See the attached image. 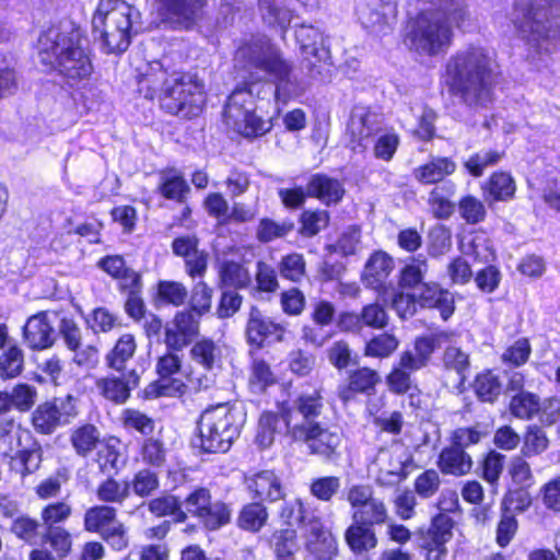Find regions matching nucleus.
Segmentation results:
<instances>
[{
  "label": "nucleus",
  "mask_w": 560,
  "mask_h": 560,
  "mask_svg": "<svg viewBox=\"0 0 560 560\" xmlns=\"http://www.w3.org/2000/svg\"><path fill=\"white\" fill-rule=\"evenodd\" d=\"M201 332V322L187 311L178 310L165 323L163 343L165 351L156 357V378L139 393L142 400L159 398H185L197 395L209 386V378L185 364L182 351L188 348Z\"/></svg>",
  "instance_id": "1"
},
{
  "label": "nucleus",
  "mask_w": 560,
  "mask_h": 560,
  "mask_svg": "<svg viewBox=\"0 0 560 560\" xmlns=\"http://www.w3.org/2000/svg\"><path fill=\"white\" fill-rule=\"evenodd\" d=\"M504 73L495 54L487 47L468 44L444 63L439 77L441 93L472 109H483L495 100Z\"/></svg>",
  "instance_id": "2"
},
{
  "label": "nucleus",
  "mask_w": 560,
  "mask_h": 560,
  "mask_svg": "<svg viewBox=\"0 0 560 560\" xmlns=\"http://www.w3.org/2000/svg\"><path fill=\"white\" fill-rule=\"evenodd\" d=\"M236 54L240 68L246 75L228 97L224 110L229 118L234 119L255 110L253 88L264 81L259 72H264L273 82L276 102L287 104L293 97L298 86L293 78V65L278 47L269 42H248L242 44Z\"/></svg>",
  "instance_id": "3"
},
{
  "label": "nucleus",
  "mask_w": 560,
  "mask_h": 560,
  "mask_svg": "<svg viewBox=\"0 0 560 560\" xmlns=\"http://www.w3.org/2000/svg\"><path fill=\"white\" fill-rule=\"evenodd\" d=\"M137 92L159 109L182 120H194L207 107V90L197 71L148 67L136 77Z\"/></svg>",
  "instance_id": "4"
},
{
  "label": "nucleus",
  "mask_w": 560,
  "mask_h": 560,
  "mask_svg": "<svg viewBox=\"0 0 560 560\" xmlns=\"http://www.w3.org/2000/svg\"><path fill=\"white\" fill-rule=\"evenodd\" d=\"M36 54L47 74L59 77L71 88L90 81L94 73V52L79 26L69 30L49 26L42 31Z\"/></svg>",
  "instance_id": "5"
},
{
  "label": "nucleus",
  "mask_w": 560,
  "mask_h": 560,
  "mask_svg": "<svg viewBox=\"0 0 560 560\" xmlns=\"http://www.w3.org/2000/svg\"><path fill=\"white\" fill-rule=\"evenodd\" d=\"M307 385L308 388L298 393L293 399L292 412L296 411L303 421L290 428V438L294 442L306 444L312 455L326 460L335 459L338 456L340 438L317 421L325 409L324 388L311 383Z\"/></svg>",
  "instance_id": "6"
},
{
  "label": "nucleus",
  "mask_w": 560,
  "mask_h": 560,
  "mask_svg": "<svg viewBox=\"0 0 560 560\" xmlns=\"http://www.w3.org/2000/svg\"><path fill=\"white\" fill-rule=\"evenodd\" d=\"M450 338L451 334L445 330L417 336L412 341L413 349L401 351L398 360L385 375L388 392L396 396L409 395L412 406L415 392L420 393L412 374L428 366L433 353Z\"/></svg>",
  "instance_id": "7"
},
{
  "label": "nucleus",
  "mask_w": 560,
  "mask_h": 560,
  "mask_svg": "<svg viewBox=\"0 0 560 560\" xmlns=\"http://www.w3.org/2000/svg\"><path fill=\"white\" fill-rule=\"evenodd\" d=\"M512 24L517 36L536 49L560 40V0H515Z\"/></svg>",
  "instance_id": "8"
},
{
  "label": "nucleus",
  "mask_w": 560,
  "mask_h": 560,
  "mask_svg": "<svg viewBox=\"0 0 560 560\" xmlns=\"http://www.w3.org/2000/svg\"><path fill=\"white\" fill-rule=\"evenodd\" d=\"M409 49L429 57L447 52L454 42L452 25L433 10H420L407 19L402 37Z\"/></svg>",
  "instance_id": "9"
},
{
  "label": "nucleus",
  "mask_w": 560,
  "mask_h": 560,
  "mask_svg": "<svg viewBox=\"0 0 560 560\" xmlns=\"http://www.w3.org/2000/svg\"><path fill=\"white\" fill-rule=\"evenodd\" d=\"M199 447L202 453L218 454L230 451L240 436L241 422L230 402H219L207 407L198 420Z\"/></svg>",
  "instance_id": "10"
},
{
  "label": "nucleus",
  "mask_w": 560,
  "mask_h": 560,
  "mask_svg": "<svg viewBox=\"0 0 560 560\" xmlns=\"http://www.w3.org/2000/svg\"><path fill=\"white\" fill-rule=\"evenodd\" d=\"M106 54H121L131 43V7L124 0H100L92 19Z\"/></svg>",
  "instance_id": "11"
},
{
  "label": "nucleus",
  "mask_w": 560,
  "mask_h": 560,
  "mask_svg": "<svg viewBox=\"0 0 560 560\" xmlns=\"http://www.w3.org/2000/svg\"><path fill=\"white\" fill-rule=\"evenodd\" d=\"M184 503L188 514L208 532H217L232 522V503L221 499L212 500L207 487H196L186 495Z\"/></svg>",
  "instance_id": "12"
},
{
  "label": "nucleus",
  "mask_w": 560,
  "mask_h": 560,
  "mask_svg": "<svg viewBox=\"0 0 560 560\" xmlns=\"http://www.w3.org/2000/svg\"><path fill=\"white\" fill-rule=\"evenodd\" d=\"M72 395L50 397L38 402L30 415V424L39 436H50L77 417Z\"/></svg>",
  "instance_id": "13"
},
{
  "label": "nucleus",
  "mask_w": 560,
  "mask_h": 560,
  "mask_svg": "<svg viewBox=\"0 0 560 560\" xmlns=\"http://www.w3.org/2000/svg\"><path fill=\"white\" fill-rule=\"evenodd\" d=\"M454 520L446 513H436L428 527L416 530L417 549L424 560H444L447 556V542L453 538Z\"/></svg>",
  "instance_id": "14"
},
{
  "label": "nucleus",
  "mask_w": 560,
  "mask_h": 560,
  "mask_svg": "<svg viewBox=\"0 0 560 560\" xmlns=\"http://www.w3.org/2000/svg\"><path fill=\"white\" fill-rule=\"evenodd\" d=\"M347 501L351 508L352 521L376 527L386 524L389 520L385 502L375 497L370 485L351 486L347 491Z\"/></svg>",
  "instance_id": "15"
},
{
  "label": "nucleus",
  "mask_w": 560,
  "mask_h": 560,
  "mask_svg": "<svg viewBox=\"0 0 560 560\" xmlns=\"http://www.w3.org/2000/svg\"><path fill=\"white\" fill-rule=\"evenodd\" d=\"M161 22L173 28H192L203 16L207 0H153Z\"/></svg>",
  "instance_id": "16"
},
{
  "label": "nucleus",
  "mask_w": 560,
  "mask_h": 560,
  "mask_svg": "<svg viewBox=\"0 0 560 560\" xmlns=\"http://www.w3.org/2000/svg\"><path fill=\"white\" fill-rule=\"evenodd\" d=\"M116 374H107L95 380V388L97 394L113 405H124L127 402L132 390L138 388L142 378V371L136 368L126 372H117Z\"/></svg>",
  "instance_id": "17"
},
{
  "label": "nucleus",
  "mask_w": 560,
  "mask_h": 560,
  "mask_svg": "<svg viewBox=\"0 0 560 560\" xmlns=\"http://www.w3.org/2000/svg\"><path fill=\"white\" fill-rule=\"evenodd\" d=\"M380 383L381 375L375 369L368 365L357 366L348 371L343 382L337 386V397L347 406L359 396L375 395Z\"/></svg>",
  "instance_id": "18"
},
{
  "label": "nucleus",
  "mask_w": 560,
  "mask_h": 560,
  "mask_svg": "<svg viewBox=\"0 0 560 560\" xmlns=\"http://www.w3.org/2000/svg\"><path fill=\"white\" fill-rule=\"evenodd\" d=\"M287 327L271 317L265 316L257 306H252L245 326L247 343L255 350L262 349L266 343L282 342Z\"/></svg>",
  "instance_id": "19"
},
{
  "label": "nucleus",
  "mask_w": 560,
  "mask_h": 560,
  "mask_svg": "<svg viewBox=\"0 0 560 560\" xmlns=\"http://www.w3.org/2000/svg\"><path fill=\"white\" fill-rule=\"evenodd\" d=\"M200 241L194 234L179 235L171 243L172 253L184 260L185 273L190 279H202L209 268L210 255L199 248Z\"/></svg>",
  "instance_id": "20"
},
{
  "label": "nucleus",
  "mask_w": 560,
  "mask_h": 560,
  "mask_svg": "<svg viewBox=\"0 0 560 560\" xmlns=\"http://www.w3.org/2000/svg\"><path fill=\"white\" fill-rule=\"evenodd\" d=\"M246 490L253 500L276 503L284 500L285 487L275 469H260L244 478Z\"/></svg>",
  "instance_id": "21"
},
{
  "label": "nucleus",
  "mask_w": 560,
  "mask_h": 560,
  "mask_svg": "<svg viewBox=\"0 0 560 560\" xmlns=\"http://www.w3.org/2000/svg\"><path fill=\"white\" fill-rule=\"evenodd\" d=\"M395 268L393 257L384 250H374L369 256L364 269L361 273V280L368 289L378 293L387 291V281Z\"/></svg>",
  "instance_id": "22"
},
{
  "label": "nucleus",
  "mask_w": 560,
  "mask_h": 560,
  "mask_svg": "<svg viewBox=\"0 0 560 560\" xmlns=\"http://www.w3.org/2000/svg\"><path fill=\"white\" fill-rule=\"evenodd\" d=\"M22 338L33 351H43L55 345V330L47 311L37 312L27 318L22 328Z\"/></svg>",
  "instance_id": "23"
},
{
  "label": "nucleus",
  "mask_w": 560,
  "mask_h": 560,
  "mask_svg": "<svg viewBox=\"0 0 560 560\" xmlns=\"http://www.w3.org/2000/svg\"><path fill=\"white\" fill-rule=\"evenodd\" d=\"M421 308L436 310L443 320L450 319L456 310L454 294L436 281L422 283L418 292Z\"/></svg>",
  "instance_id": "24"
},
{
  "label": "nucleus",
  "mask_w": 560,
  "mask_h": 560,
  "mask_svg": "<svg viewBox=\"0 0 560 560\" xmlns=\"http://www.w3.org/2000/svg\"><path fill=\"white\" fill-rule=\"evenodd\" d=\"M480 190L483 200L491 206L514 200L517 185L511 172L497 170L480 184Z\"/></svg>",
  "instance_id": "25"
},
{
  "label": "nucleus",
  "mask_w": 560,
  "mask_h": 560,
  "mask_svg": "<svg viewBox=\"0 0 560 560\" xmlns=\"http://www.w3.org/2000/svg\"><path fill=\"white\" fill-rule=\"evenodd\" d=\"M436 467L444 476L463 477L471 472L474 459L467 451L450 443L440 451Z\"/></svg>",
  "instance_id": "26"
},
{
  "label": "nucleus",
  "mask_w": 560,
  "mask_h": 560,
  "mask_svg": "<svg viewBox=\"0 0 560 560\" xmlns=\"http://www.w3.org/2000/svg\"><path fill=\"white\" fill-rule=\"evenodd\" d=\"M308 195L326 206L338 205L346 195L342 183L324 173L313 174L307 182Z\"/></svg>",
  "instance_id": "27"
},
{
  "label": "nucleus",
  "mask_w": 560,
  "mask_h": 560,
  "mask_svg": "<svg viewBox=\"0 0 560 560\" xmlns=\"http://www.w3.org/2000/svg\"><path fill=\"white\" fill-rule=\"evenodd\" d=\"M156 192L165 200L184 203L190 194V186L184 174L175 167H165L159 172Z\"/></svg>",
  "instance_id": "28"
},
{
  "label": "nucleus",
  "mask_w": 560,
  "mask_h": 560,
  "mask_svg": "<svg viewBox=\"0 0 560 560\" xmlns=\"http://www.w3.org/2000/svg\"><path fill=\"white\" fill-rule=\"evenodd\" d=\"M137 350L138 343L133 334L120 335L104 357L105 366L114 372L129 371L128 363L135 358Z\"/></svg>",
  "instance_id": "29"
},
{
  "label": "nucleus",
  "mask_w": 560,
  "mask_h": 560,
  "mask_svg": "<svg viewBox=\"0 0 560 560\" xmlns=\"http://www.w3.org/2000/svg\"><path fill=\"white\" fill-rule=\"evenodd\" d=\"M456 162L450 156H432L413 170L416 180L421 185H436L456 172Z\"/></svg>",
  "instance_id": "30"
},
{
  "label": "nucleus",
  "mask_w": 560,
  "mask_h": 560,
  "mask_svg": "<svg viewBox=\"0 0 560 560\" xmlns=\"http://www.w3.org/2000/svg\"><path fill=\"white\" fill-rule=\"evenodd\" d=\"M189 359L206 373L220 365L222 352L220 346L211 337H198L189 346Z\"/></svg>",
  "instance_id": "31"
},
{
  "label": "nucleus",
  "mask_w": 560,
  "mask_h": 560,
  "mask_svg": "<svg viewBox=\"0 0 560 560\" xmlns=\"http://www.w3.org/2000/svg\"><path fill=\"white\" fill-rule=\"evenodd\" d=\"M219 287L245 290L252 284V276L243 260L224 259L218 266Z\"/></svg>",
  "instance_id": "32"
},
{
  "label": "nucleus",
  "mask_w": 560,
  "mask_h": 560,
  "mask_svg": "<svg viewBox=\"0 0 560 560\" xmlns=\"http://www.w3.org/2000/svg\"><path fill=\"white\" fill-rule=\"evenodd\" d=\"M345 541L355 556L366 555L378 545L375 527L355 521L346 528Z\"/></svg>",
  "instance_id": "33"
},
{
  "label": "nucleus",
  "mask_w": 560,
  "mask_h": 560,
  "mask_svg": "<svg viewBox=\"0 0 560 560\" xmlns=\"http://www.w3.org/2000/svg\"><path fill=\"white\" fill-rule=\"evenodd\" d=\"M43 462V448L37 440L34 439L28 447L20 448L9 457V469L22 479L36 472Z\"/></svg>",
  "instance_id": "34"
},
{
  "label": "nucleus",
  "mask_w": 560,
  "mask_h": 560,
  "mask_svg": "<svg viewBox=\"0 0 560 560\" xmlns=\"http://www.w3.org/2000/svg\"><path fill=\"white\" fill-rule=\"evenodd\" d=\"M306 549L316 560H332L337 555L338 546L330 530L318 521L311 528Z\"/></svg>",
  "instance_id": "35"
},
{
  "label": "nucleus",
  "mask_w": 560,
  "mask_h": 560,
  "mask_svg": "<svg viewBox=\"0 0 560 560\" xmlns=\"http://www.w3.org/2000/svg\"><path fill=\"white\" fill-rule=\"evenodd\" d=\"M69 441L74 453L85 458L102 443L101 432L93 423H80L70 430Z\"/></svg>",
  "instance_id": "36"
},
{
  "label": "nucleus",
  "mask_w": 560,
  "mask_h": 560,
  "mask_svg": "<svg viewBox=\"0 0 560 560\" xmlns=\"http://www.w3.org/2000/svg\"><path fill=\"white\" fill-rule=\"evenodd\" d=\"M268 544L276 560H295V555L300 550L298 530L293 526L272 530Z\"/></svg>",
  "instance_id": "37"
},
{
  "label": "nucleus",
  "mask_w": 560,
  "mask_h": 560,
  "mask_svg": "<svg viewBox=\"0 0 560 560\" xmlns=\"http://www.w3.org/2000/svg\"><path fill=\"white\" fill-rule=\"evenodd\" d=\"M118 520V511L114 505L105 503L88 508L83 514V529L91 534H103Z\"/></svg>",
  "instance_id": "38"
},
{
  "label": "nucleus",
  "mask_w": 560,
  "mask_h": 560,
  "mask_svg": "<svg viewBox=\"0 0 560 560\" xmlns=\"http://www.w3.org/2000/svg\"><path fill=\"white\" fill-rule=\"evenodd\" d=\"M187 287L176 280H159L152 294L155 306H184L188 300Z\"/></svg>",
  "instance_id": "39"
},
{
  "label": "nucleus",
  "mask_w": 560,
  "mask_h": 560,
  "mask_svg": "<svg viewBox=\"0 0 560 560\" xmlns=\"http://www.w3.org/2000/svg\"><path fill=\"white\" fill-rule=\"evenodd\" d=\"M269 512L265 503L257 500L243 504L236 516V526L252 534L259 533L268 523Z\"/></svg>",
  "instance_id": "40"
},
{
  "label": "nucleus",
  "mask_w": 560,
  "mask_h": 560,
  "mask_svg": "<svg viewBox=\"0 0 560 560\" xmlns=\"http://www.w3.org/2000/svg\"><path fill=\"white\" fill-rule=\"evenodd\" d=\"M399 346L400 339L395 332L382 330L365 340L362 354L370 359L385 360L393 357Z\"/></svg>",
  "instance_id": "41"
},
{
  "label": "nucleus",
  "mask_w": 560,
  "mask_h": 560,
  "mask_svg": "<svg viewBox=\"0 0 560 560\" xmlns=\"http://www.w3.org/2000/svg\"><path fill=\"white\" fill-rule=\"evenodd\" d=\"M456 186L452 180L444 182L431 189L428 197L430 211L435 219L447 220L455 211V203L452 197L455 195Z\"/></svg>",
  "instance_id": "42"
},
{
  "label": "nucleus",
  "mask_w": 560,
  "mask_h": 560,
  "mask_svg": "<svg viewBox=\"0 0 560 560\" xmlns=\"http://www.w3.org/2000/svg\"><path fill=\"white\" fill-rule=\"evenodd\" d=\"M149 512L155 517L171 516L175 523H185L188 518V511L183 509V501L179 497L163 493L148 502Z\"/></svg>",
  "instance_id": "43"
},
{
  "label": "nucleus",
  "mask_w": 560,
  "mask_h": 560,
  "mask_svg": "<svg viewBox=\"0 0 560 560\" xmlns=\"http://www.w3.org/2000/svg\"><path fill=\"white\" fill-rule=\"evenodd\" d=\"M138 459L148 468H162L167 463L168 450L161 438L144 436L139 444Z\"/></svg>",
  "instance_id": "44"
},
{
  "label": "nucleus",
  "mask_w": 560,
  "mask_h": 560,
  "mask_svg": "<svg viewBox=\"0 0 560 560\" xmlns=\"http://www.w3.org/2000/svg\"><path fill=\"white\" fill-rule=\"evenodd\" d=\"M505 158V151L487 149L471 153L464 162V171L474 178H480L489 167H494Z\"/></svg>",
  "instance_id": "45"
},
{
  "label": "nucleus",
  "mask_w": 560,
  "mask_h": 560,
  "mask_svg": "<svg viewBox=\"0 0 560 560\" xmlns=\"http://www.w3.org/2000/svg\"><path fill=\"white\" fill-rule=\"evenodd\" d=\"M95 495L102 503L122 505L130 497L129 481H120L113 476H108L98 482L95 489Z\"/></svg>",
  "instance_id": "46"
},
{
  "label": "nucleus",
  "mask_w": 560,
  "mask_h": 560,
  "mask_svg": "<svg viewBox=\"0 0 560 560\" xmlns=\"http://www.w3.org/2000/svg\"><path fill=\"white\" fill-rule=\"evenodd\" d=\"M472 388L479 401L493 404L502 393V383L492 369H486L475 376Z\"/></svg>",
  "instance_id": "47"
},
{
  "label": "nucleus",
  "mask_w": 560,
  "mask_h": 560,
  "mask_svg": "<svg viewBox=\"0 0 560 560\" xmlns=\"http://www.w3.org/2000/svg\"><path fill=\"white\" fill-rule=\"evenodd\" d=\"M241 122L234 120L236 132L247 140H255L269 133L275 126V117L262 118L255 110L242 116Z\"/></svg>",
  "instance_id": "48"
},
{
  "label": "nucleus",
  "mask_w": 560,
  "mask_h": 560,
  "mask_svg": "<svg viewBox=\"0 0 560 560\" xmlns=\"http://www.w3.org/2000/svg\"><path fill=\"white\" fill-rule=\"evenodd\" d=\"M539 395L534 392H521L510 398L508 410L514 418L529 421L539 412Z\"/></svg>",
  "instance_id": "49"
},
{
  "label": "nucleus",
  "mask_w": 560,
  "mask_h": 560,
  "mask_svg": "<svg viewBox=\"0 0 560 560\" xmlns=\"http://www.w3.org/2000/svg\"><path fill=\"white\" fill-rule=\"evenodd\" d=\"M505 455L495 451H487L478 463V476L490 487L497 488L503 474Z\"/></svg>",
  "instance_id": "50"
},
{
  "label": "nucleus",
  "mask_w": 560,
  "mask_h": 560,
  "mask_svg": "<svg viewBox=\"0 0 560 560\" xmlns=\"http://www.w3.org/2000/svg\"><path fill=\"white\" fill-rule=\"evenodd\" d=\"M212 298L213 289L207 282L198 281L191 289L187 306L182 310L201 322L212 308Z\"/></svg>",
  "instance_id": "51"
},
{
  "label": "nucleus",
  "mask_w": 560,
  "mask_h": 560,
  "mask_svg": "<svg viewBox=\"0 0 560 560\" xmlns=\"http://www.w3.org/2000/svg\"><path fill=\"white\" fill-rule=\"evenodd\" d=\"M71 479V471L67 466L58 467L52 475L42 479L35 487L37 499L46 501L57 498L61 493L62 486Z\"/></svg>",
  "instance_id": "52"
},
{
  "label": "nucleus",
  "mask_w": 560,
  "mask_h": 560,
  "mask_svg": "<svg viewBox=\"0 0 560 560\" xmlns=\"http://www.w3.org/2000/svg\"><path fill=\"white\" fill-rule=\"evenodd\" d=\"M73 514V508L66 500H56L44 505L39 512L44 529L60 528Z\"/></svg>",
  "instance_id": "53"
},
{
  "label": "nucleus",
  "mask_w": 560,
  "mask_h": 560,
  "mask_svg": "<svg viewBox=\"0 0 560 560\" xmlns=\"http://www.w3.org/2000/svg\"><path fill=\"white\" fill-rule=\"evenodd\" d=\"M295 224L292 220L277 222L271 218L264 217L256 226V240L261 244H269L279 238H285L293 232Z\"/></svg>",
  "instance_id": "54"
},
{
  "label": "nucleus",
  "mask_w": 560,
  "mask_h": 560,
  "mask_svg": "<svg viewBox=\"0 0 560 560\" xmlns=\"http://www.w3.org/2000/svg\"><path fill=\"white\" fill-rule=\"evenodd\" d=\"M486 201L472 194L463 195L457 201V209L460 219L467 225H478L486 221L488 211Z\"/></svg>",
  "instance_id": "55"
},
{
  "label": "nucleus",
  "mask_w": 560,
  "mask_h": 560,
  "mask_svg": "<svg viewBox=\"0 0 560 560\" xmlns=\"http://www.w3.org/2000/svg\"><path fill=\"white\" fill-rule=\"evenodd\" d=\"M42 540L59 560L68 558L73 551V536L66 527L44 529Z\"/></svg>",
  "instance_id": "56"
},
{
  "label": "nucleus",
  "mask_w": 560,
  "mask_h": 560,
  "mask_svg": "<svg viewBox=\"0 0 560 560\" xmlns=\"http://www.w3.org/2000/svg\"><path fill=\"white\" fill-rule=\"evenodd\" d=\"M277 267L280 277L292 283H300L307 275L306 260L303 254L298 252L283 255Z\"/></svg>",
  "instance_id": "57"
},
{
  "label": "nucleus",
  "mask_w": 560,
  "mask_h": 560,
  "mask_svg": "<svg viewBox=\"0 0 560 560\" xmlns=\"http://www.w3.org/2000/svg\"><path fill=\"white\" fill-rule=\"evenodd\" d=\"M349 147L354 152H364L369 141L375 136V129L366 116L352 119L347 127Z\"/></svg>",
  "instance_id": "58"
},
{
  "label": "nucleus",
  "mask_w": 560,
  "mask_h": 560,
  "mask_svg": "<svg viewBox=\"0 0 560 560\" xmlns=\"http://www.w3.org/2000/svg\"><path fill=\"white\" fill-rule=\"evenodd\" d=\"M518 530V521L511 506L501 503L500 516L495 527V544L501 547H508L516 536Z\"/></svg>",
  "instance_id": "59"
},
{
  "label": "nucleus",
  "mask_w": 560,
  "mask_h": 560,
  "mask_svg": "<svg viewBox=\"0 0 560 560\" xmlns=\"http://www.w3.org/2000/svg\"><path fill=\"white\" fill-rule=\"evenodd\" d=\"M249 385L264 393L278 383V377L267 360L255 358L249 364Z\"/></svg>",
  "instance_id": "60"
},
{
  "label": "nucleus",
  "mask_w": 560,
  "mask_h": 560,
  "mask_svg": "<svg viewBox=\"0 0 560 560\" xmlns=\"http://www.w3.org/2000/svg\"><path fill=\"white\" fill-rule=\"evenodd\" d=\"M10 533L26 545H35L40 537V522L27 514L12 520Z\"/></svg>",
  "instance_id": "61"
},
{
  "label": "nucleus",
  "mask_w": 560,
  "mask_h": 560,
  "mask_svg": "<svg viewBox=\"0 0 560 560\" xmlns=\"http://www.w3.org/2000/svg\"><path fill=\"white\" fill-rule=\"evenodd\" d=\"M360 314L363 327L371 330H385L390 323V316L386 305L378 301L362 305Z\"/></svg>",
  "instance_id": "62"
},
{
  "label": "nucleus",
  "mask_w": 560,
  "mask_h": 560,
  "mask_svg": "<svg viewBox=\"0 0 560 560\" xmlns=\"http://www.w3.org/2000/svg\"><path fill=\"white\" fill-rule=\"evenodd\" d=\"M550 441L547 433L538 424H529L523 434L522 456L533 457L546 452Z\"/></svg>",
  "instance_id": "63"
},
{
  "label": "nucleus",
  "mask_w": 560,
  "mask_h": 560,
  "mask_svg": "<svg viewBox=\"0 0 560 560\" xmlns=\"http://www.w3.org/2000/svg\"><path fill=\"white\" fill-rule=\"evenodd\" d=\"M24 352L18 345L10 346L0 354V378L3 381L20 376L24 370Z\"/></svg>",
  "instance_id": "64"
}]
</instances>
